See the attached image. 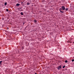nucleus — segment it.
<instances>
[{
  "instance_id": "obj_1",
  "label": "nucleus",
  "mask_w": 74,
  "mask_h": 74,
  "mask_svg": "<svg viewBox=\"0 0 74 74\" xmlns=\"http://www.w3.org/2000/svg\"><path fill=\"white\" fill-rule=\"evenodd\" d=\"M61 8H62V10H65V8L64 7V6H62Z\"/></svg>"
},
{
  "instance_id": "obj_2",
  "label": "nucleus",
  "mask_w": 74,
  "mask_h": 74,
  "mask_svg": "<svg viewBox=\"0 0 74 74\" xmlns=\"http://www.w3.org/2000/svg\"><path fill=\"white\" fill-rule=\"evenodd\" d=\"M62 68V66H61V65H60L58 68V70H59L60 69H61Z\"/></svg>"
},
{
  "instance_id": "obj_3",
  "label": "nucleus",
  "mask_w": 74,
  "mask_h": 74,
  "mask_svg": "<svg viewBox=\"0 0 74 74\" xmlns=\"http://www.w3.org/2000/svg\"><path fill=\"white\" fill-rule=\"evenodd\" d=\"M27 5H29V4H30V2H28L27 3Z\"/></svg>"
},
{
  "instance_id": "obj_4",
  "label": "nucleus",
  "mask_w": 74,
  "mask_h": 74,
  "mask_svg": "<svg viewBox=\"0 0 74 74\" xmlns=\"http://www.w3.org/2000/svg\"><path fill=\"white\" fill-rule=\"evenodd\" d=\"M20 5V4L19 3H17L16 4V5L17 6H19V5Z\"/></svg>"
},
{
  "instance_id": "obj_5",
  "label": "nucleus",
  "mask_w": 74,
  "mask_h": 74,
  "mask_svg": "<svg viewBox=\"0 0 74 74\" xmlns=\"http://www.w3.org/2000/svg\"><path fill=\"white\" fill-rule=\"evenodd\" d=\"M62 10V8H60L59 9V10L60 11H61V10Z\"/></svg>"
},
{
  "instance_id": "obj_6",
  "label": "nucleus",
  "mask_w": 74,
  "mask_h": 74,
  "mask_svg": "<svg viewBox=\"0 0 74 74\" xmlns=\"http://www.w3.org/2000/svg\"><path fill=\"white\" fill-rule=\"evenodd\" d=\"M21 15H23V14L22 12H21Z\"/></svg>"
},
{
  "instance_id": "obj_7",
  "label": "nucleus",
  "mask_w": 74,
  "mask_h": 74,
  "mask_svg": "<svg viewBox=\"0 0 74 74\" xmlns=\"http://www.w3.org/2000/svg\"><path fill=\"white\" fill-rule=\"evenodd\" d=\"M7 3L6 2H5V5H7Z\"/></svg>"
},
{
  "instance_id": "obj_8",
  "label": "nucleus",
  "mask_w": 74,
  "mask_h": 74,
  "mask_svg": "<svg viewBox=\"0 0 74 74\" xmlns=\"http://www.w3.org/2000/svg\"><path fill=\"white\" fill-rule=\"evenodd\" d=\"M2 62H3V61H0V65L1 64V63H2Z\"/></svg>"
},
{
  "instance_id": "obj_9",
  "label": "nucleus",
  "mask_w": 74,
  "mask_h": 74,
  "mask_svg": "<svg viewBox=\"0 0 74 74\" xmlns=\"http://www.w3.org/2000/svg\"><path fill=\"white\" fill-rule=\"evenodd\" d=\"M66 11H68V8H66Z\"/></svg>"
},
{
  "instance_id": "obj_10",
  "label": "nucleus",
  "mask_w": 74,
  "mask_h": 74,
  "mask_svg": "<svg viewBox=\"0 0 74 74\" xmlns=\"http://www.w3.org/2000/svg\"><path fill=\"white\" fill-rule=\"evenodd\" d=\"M65 63H67V60H66L65 61Z\"/></svg>"
},
{
  "instance_id": "obj_11",
  "label": "nucleus",
  "mask_w": 74,
  "mask_h": 74,
  "mask_svg": "<svg viewBox=\"0 0 74 74\" xmlns=\"http://www.w3.org/2000/svg\"><path fill=\"white\" fill-rule=\"evenodd\" d=\"M60 12H62V13H63V12H64L61 11H60Z\"/></svg>"
},
{
  "instance_id": "obj_12",
  "label": "nucleus",
  "mask_w": 74,
  "mask_h": 74,
  "mask_svg": "<svg viewBox=\"0 0 74 74\" xmlns=\"http://www.w3.org/2000/svg\"><path fill=\"white\" fill-rule=\"evenodd\" d=\"M74 59H73L72 60V62H74Z\"/></svg>"
},
{
  "instance_id": "obj_13",
  "label": "nucleus",
  "mask_w": 74,
  "mask_h": 74,
  "mask_svg": "<svg viewBox=\"0 0 74 74\" xmlns=\"http://www.w3.org/2000/svg\"><path fill=\"white\" fill-rule=\"evenodd\" d=\"M64 67H65V66H64L63 67H62V68H64Z\"/></svg>"
},
{
  "instance_id": "obj_14",
  "label": "nucleus",
  "mask_w": 74,
  "mask_h": 74,
  "mask_svg": "<svg viewBox=\"0 0 74 74\" xmlns=\"http://www.w3.org/2000/svg\"><path fill=\"white\" fill-rule=\"evenodd\" d=\"M34 22H35L36 23V22H37V21L36 20H35Z\"/></svg>"
},
{
  "instance_id": "obj_15",
  "label": "nucleus",
  "mask_w": 74,
  "mask_h": 74,
  "mask_svg": "<svg viewBox=\"0 0 74 74\" xmlns=\"http://www.w3.org/2000/svg\"><path fill=\"white\" fill-rule=\"evenodd\" d=\"M6 11H8V9H6Z\"/></svg>"
},
{
  "instance_id": "obj_16",
  "label": "nucleus",
  "mask_w": 74,
  "mask_h": 74,
  "mask_svg": "<svg viewBox=\"0 0 74 74\" xmlns=\"http://www.w3.org/2000/svg\"><path fill=\"white\" fill-rule=\"evenodd\" d=\"M35 74H37L36 73H35Z\"/></svg>"
},
{
  "instance_id": "obj_17",
  "label": "nucleus",
  "mask_w": 74,
  "mask_h": 74,
  "mask_svg": "<svg viewBox=\"0 0 74 74\" xmlns=\"http://www.w3.org/2000/svg\"><path fill=\"white\" fill-rule=\"evenodd\" d=\"M20 8V9H21V8Z\"/></svg>"
},
{
  "instance_id": "obj_18",
  "label": "nucleus",
  "mask_w": 74,
  "mask_h": 74,
  "mask_svg": "<svg viewBox=\"0 0 74 74\" xmlns=\"http://www.w3.org/2000/svg\"><path fill=\"white\" fill-rule=\"evenodd\" d=\"M71 42H70V43H71Z\"/></svg>"
},
{
  "instance_id": "obj_19",
  "label": "nucleus",
  "mask_w": 74,
  "mask_h": 74,
  "mask_svg": "<svg viewBox=\"0 0 74 74\" xmlns=\"http://www.w3.org/2000/svg\"><path fill=\"white\" fill-rule=\"evenodd\" d=\"M73 42V43H74V42Z\"/></svg>"
}]
</instances>
